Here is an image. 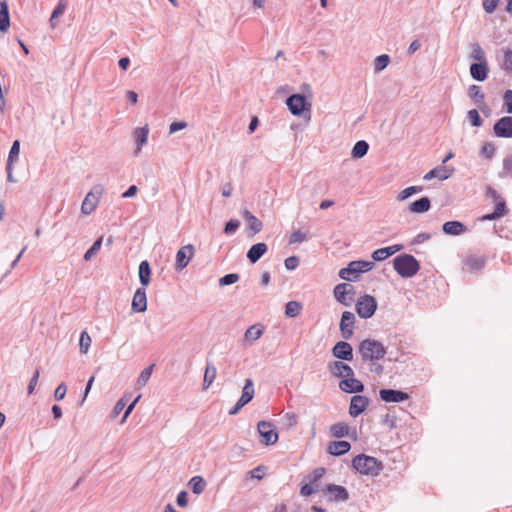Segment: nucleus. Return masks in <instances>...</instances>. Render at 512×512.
I'll return each mask as SVG.
<instances>
[{"mask_svg": "<svg viewBox=\"0 0 512 512\" xmlns=\"http://www.w3.org/2000/svg\"><path fill=\"white\" fill-rule=\"evenodd\" d=\"M352 466L359 473L369 476H378L383 469L381 461L365 454H359L354 457Z\"/></svg>", "mask_w": 512, "mask_h": 512, "instance_id": "obj_1", "label": "nucleus"}, {"mask_svg": "<svg viewBox=\"0 0 512 512\" xmlns=\"http://www.w3.org/2000/svg\"><path fill=\"white\" fill-rule=\"evenodd\" d=\"M395 271L403 278L415 276L419 269V261L410 254H400L393 259Z\"/></svg>", "mask_w": 512, "mask_h": 512, "instance_id": "obj_2", "label": "nucleus"}, {"mask_svg": "<svg viewBox=\"0 0 512 512\" xmlns=\"http://www.w3.org/2000/svg\"><path fill=\"white\" fill-rule=\"evenodd\" d=\"M359 353L363 361H378L384 358L386 348L377 340L365 339L359 345Z\"/></svg>", "mask_w": 512, "mask_h": 512, "instance_id": "obj_3", "label": "nucleus"}, {"mask_svg": "<svg viewBox=\"0 0 512 512\" xmlns=\"http://www.w3.org/2000/svg\"><path fill=\"white\" fill-rule=\"evenodd\" d=\"M374 266L373 261H352L347 267L340 269L339 277L346 281H357L360 273L368 272L372 270Z\"/></svg>", "mask_w": 512, "mask_h": 512, "instance_id": "obj_4", "label": "nucleus"}, {"mask_svg": "<svg viewBox=\"0 0 512 512\" xmlns=\"http://www.w3.org/2000/svg\"><path fill=\"white\" fill-rule=\"evenodd\" d=\"M355 309L360 318L369 319L375 314L377 301L371 295L361 296L355 304Z\"/></svg>", "mask_w": 512, "mask_h": 512, "instance_id": "obj_5", "label": "nucleus"}, {"mask_svg": "<svg viewBox=\"0 0 512 512\" xmlns=\"http://www.w3.org/2000/svg\"><path fill=\"white\" fill-rule=\"evenodd\" d=\"M286 105L295 116H300L305 111H310L311 103L307 102L302 94H292L286 99Z\"/></svg>", "mask_w": 512, "mask_h": 512, "instance_id": "obj_6", "label": "nucleus"}, {"mask_svg": "<svg viewBox=\"0 0 512 512\" xmlns=\"http://www.w3.org/2000/svg\"><path fill=\"white\" fill-rule=\"evenodd\" d=\"M335 299L344 306H350L355 294L354 287L348 283L337 284L333 289Z\"/></svg>", "mask_w": 512, "mask_h": 512, "instance_id": "obj_7", "label": "nucleus"}, {"mask_svg": "<svg viewBox=\"0 0 512 512\" xmlns=\"http://www.w3.org/2000/svg\"><path fill=\"white\" fill-rule=\"evenodd\" d=\"M257 430L262 438V443L265 445H273L278 440V432L274 425L268 421H260L257 424Z\"/></svg>", "mask_w": 512, "mask_h": 512, "instance_id": "obj_8", "label": "nucleus"}, {"mask_svg": "<svg viewBox=\"0 0 512 512\" xmlns=\"http://www.w3.org/2000/svg\"><path fill=\"white\" fill-rule=\"evenodd\" d=\"M102 194V188L100 186H95L93 189L85 196L82 205L81 212L85 215H89L96 208L99 197Z\"/></svg>", "mask_w": 512, "mask_h": 512, "instance_id": "obj_9", "label": "nucleus"}, {"mask_svg": "<svg viewBox=\"0 0 512 512\" xmlns=\"http://www.w3.org/2000/svg\"><path fill=\"white\" fill-rule=\"evenodd\" d=\"M493 132L497 137H512V116H503L493 125Z\"/></svg>", "mask_w": 512, "mask_h": 512, "instance_id": "obj_10", "label": "nucleus"}, {"mask_svg": "<svg viewBox=\"0 0 512 512\" xmlns=\"http://www.w3.org/2000/svg\"><path fill=\"white\" fill-rule=\"evenodd\" d=\"M332 355L342 361L353 360V348L350 343L346 341L337 342L332 348Z\"/></svg>", "mask_w": 512, "mask_h": 512, "instance_id": "obj_11", "label": "nucleus"}, {"mask_svg": "<svg viewBox=\"0 0 512 512\" xmlns=\"http://www.w3.org/2000/svg\"><path fill=\"white\" fill-rule=\"evenodd\" d=\"M323 492L329 495V501L345 502L349 499L347 489L340 485L328 484Z\"/></svg>", "mask_w": 512, "mask_h": 512, "instance_id": "obj_12", "label": "nucleus"}, {"mask_svg": "<svg viewBox=\"0 0 512 512\" xmlns=\"http://www.w3.org/2000/svg\"><path fill=\"white\" fill-rule=\"evenodd\" d=\"M355 323V315L350 311H344L340 320L341 335L345 340H348L353 335V328Z\"/></svg>", "mask_w": 512, "mask_h": 512, "instance_id": "obj_13", "label": "nucleus"}, {"mask_svg": "<svg viewBox=\"0 0 512 512\" xmlns=\"http://www.w3.org/2000/svg\"><path fill=\"white\" fill-rule=\"evenodd\" d=\"M369 405V398L363 395H354L350 400L349 414L357 417L363 413Z\"/></svg>", "mask_w": 512, "mask_h": 512, "instance_id": "obj_14", "label": "nucleus"}, {"mask_svg": "<svg viewBox=\"0 0 512 512\" xmlns=\"http://www.w3.org/2000/svg\"><path fill=\"white\" fill-rule=\"evenodd\" d=\"M242 217L246 222L248 236L253 237L257 233L261 232L263 228L262 222L254 216L249 210L245 209L242 212Z\"/></svg>", "mask_w": 512, "mask_h": 512, "instance_id": "obj_15", "label": "nucleus"}, {"mask_svg": "<svg viewBox=\"0 0 512 512\" xmlns=\"http://www.w3.org/2000/svg\"><path fill=\"white\" fill-rule=\"evenodd\" d=\"M194 254V247L189 244L181 247L176 254V270L181 271L190 262Z\"/></svg>", "mask_w": 512, "mask_h": 512, "instance_id": "obj_16", "label": "nucleus"}, {"mask_svg": "<svg viewBox=\"0 0 512 512\" xmlns=\"http://www.w3.org/2000/svg\"><path fill=\"white\" fill-rule=\"evenodd\" d=\"M328 370L335 377H350L354 376L353 369L342 361H332L328 363Z\"/></svg>", "mask_w": 512, "mask_h": 512, "instance_id": "obj_17", "label": "nucleus"}, {"mask_svg": "<svg viewBox=\"0 0 512 512\" xmlns=\"http://www.w3.org/2000/svg\"><path fill=\"white\" fill-rule=\"evenodd\" d=\"M381 400L385 402H403L409 398L406 392L395 389H381L379 392Z\"/></svg>", "mask_w": 512, "mask_h": 512, "instance_id": "obj_18", "label": "nucleus"}, {"mask_svg": "<svg viewBox=\"0 0 512 512\" xmlns=\"http://www.w3.org/2000/svg\"><path fill=\"white\" fill-rule=\"evenodd\" d=\"M339 387L346 393H360L364 390L363 383L354 378V376L345 377V379L340 381Z\"/></svg>", "mask_w": 512, "mask_h": 512, "instance_id": "obj_19", "label": "nucleus"}, {"mask_svg": "<svg viewBox=\"0 0 512 512\" xmlns=\"http://www.w3.org/2000/svg\"><path fill=\"white\" fill-rule=\"evenodd\" d=\"M131 308L136 313H142L147 310V297L144 288H138L133 296Z\"/></svg>", "mask_w": 512, "mask_h": 512, "instance_id": "obj_20", "label": "nucleus"}, {"mask_svg": "<svg viewBox=\"0 0 512 512\" xmlns=\"http://www.w3.org/2000/svg\"><path fill=\"white\" fill-rule=\"evenodd\" d=\"M453 172V167L439 165L425 174L424 179L431 180L433 178H437L439 180H446L453 174Z\"/></svg>", "mask_w": 512, "mask_h": 512, "instance_id": "obj_21", "label": "nucleus"}, {"mask_svg": "<svg viewBox=\"0 0 512 512\" xmlns=\"http://www.w3.org/2000/svg\"><path fill=\"white\" fill-rule=\"evenodd\" d=\"M488 73L489 66L487 62L472 63L470 65V75L476 81L482 82L486 80Z\"/></svg>", "mask_w": 512, "mask_h": 512, "instance_id": "obj_22", "label": "nucleus"}, {"mask_svg": "<svg viewBox=\"0 0 512 512\" xmlns=\"http://www.w3.org/2000/svg\"><path fill=\"white\" fill-rule=\"evenodd\" d=\"M442 230L445 234L458 236L466 232L467 227L460 221H447L443 224Z\"/></svg>", "mask_w": 512, "mask_h": 512, "instance_id": "obj_23", "label": "nucleus"}, {"mask_svg": "<svg viewBox=\"0 0 512 512\" xmlns=\"http://www.w3.org/2000/svg\"><path fill=\"white\" fill-rule=\"evenodd\" d=\"M267 249V245L262 242L252 245L247 252L248 260L252 264L256 263L267 252Z\"/></svg>", "mask_w": 512, "mask_h": 512, "instance_id": "obj_24", "label": "nucleus"}, {"mask_svg": "<svg viewBox=\"0 0 512 512\" xmlns=\"http://www.w3.org/2000/svg\"><path fill=\"white\" fill-rule=\"evenodd\" d=\"M351 449V445L349 442L340 440L330 442L328 446V453L333 456H341L346 454Z\"/></svg>", "mask_w": 512, "mask_h": 512, "instance_id": "obj_25", "label": "nucleus"}, {"mask_svg": "<svg viewBox=\"0 0 512 512\" xmlns=\"http://www.w3.org/2000/svg\"><path fill=\"white\" fill-rule=\"evenodd\" d=\"M148 134V126L138 127L134 130V138L137 144L134 155H138L142 149V146L147 143Z\"/></svg>", "mask_w": 512, "mask_h": 512, "instance_id": "obj_26", "label": "nucleus"}, {"mask_svg": "<svg viewBox=\"0 0 512 512\" xmlns=\"http://www.w3.org/2000/svg\"><path fill=\"white\" fill-rule=\"evenodd\" d=\"M467 94L477 106L481 107L485 104V94L480 86L475 84L471 85L468 88Z\"/></svg>", "mask_w": 512, "mask_h": 512, "instance_id": "obj_27", "label": "nucleus"}, {"mask_svg": "<svg viewBox=\"0 0 512 512\" xmlns=\"http://www.w3.org/2000/svg\"><path fill=\"white\" fill-rule=\"evenodd\" d=\"M431 207V201L428 197H422L414 202H412L409 206V210L413 213H425Z\"/></svg>", "mask_w": 512, "mask_h": 512, "instance_id": "obj_28", "label": "nucleus"}, {"mask_svg": "<svg viewBox=\"0 0 512 512\" xmlns=\"http://www.w3.org/2000/svg\"><path fill=\"white\" fill-rule=\"evenodd\" d=\"M485 265V260L478 256H469L464 261V269L471 272L480 271Z\"/></svg>", "mask_w": 512, "mask_h": 512, "instance_id": "obj_29", "label": "nucleus"}, {"mask_svg": "<svg viewBox=\"0 0 512 512\" xmlns=\"http://www.w3.org/2000/svg\"><path fill=\"white\" fill-rule=\"evenodd\" d=\"M139 281L143 287L150 283L151 279V267L147 260H143L139 264Z\"/></svg>", "mask_w": 512, "mask_h": 512, "instance_id": "obj_30", "label": "nucleus"}, {"mask_svg": "<svg viewBox=\"0 0 512 512\" xmlns=\"http://www.w3.org/2000/svg\"><path fill=\"white\" fill-rule=\"evenodd\" d=\"M325 472H326V470L323 467L314 469L310 474L305 476L306 483L310 484L311 486L316 488V490H318L319 482L322 479V477L324 476Z\"/></svg>", "mask_w": 512, "mask_h": 512, "instance_id": "obj_31", "label": "nucleus"}, {"mask_svg": "<svg viewBox=\"0 0 512 512\" xmlns=\"http://www.w3.org/2000/svg\"><path fill=\"white\" fill-rule=\"evenodd\" d=\"M254 393L255 391L253 380L248 378L245 380L242 395L239 400L246 405L253 399Z\"/></svg>", "mask_w": 512, "mask_h": 512, "instance_id": "obj_32", "label": "nucleus"}, {"mask_svg": "<svg viewBox=\"0 0 512 512\" xmlns=\"http://www.w3.org/2000/svg\"><path fill=\"white\" fill-rule=\"evenodd\" d=\"M263 333L264 327L261 324H254L246 330L244 338L248 342L256 341L263 335Z\"/></svg>", "mask_w": 512, "mask_h": 512, "instance_id": "obj_33", "label": "nucleus"}, {"mask_svg": "<svg viewBox=\"0 0 512 512\" xmlns=\"http://www.w3.org/2000/svg\"><path fill=\"white\" fill-rule=\"evenodd\" d=\"M217 374V369L212 363H207L204 378H203V389L206 390L214 382Z\"/></svg>", "mask_w": 512, "mask_h": 512, "instance_id": "obj_34", "label": "nucleus"}, {"mask_svg": "<svg viewBox=\"0 0 512 512\" xmlns=\"http://www.w3.org/2000/svg\"><path fill=\"white\" fill-rule=\"evenodd\" d=\"M330 432L336 438H343L349 436L350 429L346 423L338 422L330 427Z\"/></svg>", "mask_w": 512, "mask_h": 512, "instance_id": "obj_35", "label": "nucleus"}, {"mask_svg": "<svg viewBox=\"0 0 512 512\" xmlns=\"http://www.w3.org/2000/svg\"><path fill=\"white\" fill-rule=\"evenodd\" d=\"M369 144L364 140H359L352 148L351 156L355 159L362 158L368 152Z\"/></svg>", "mask_w": 512, "mask_h": 512, "instance_id": "obj_36", "label": "nucleus"}, {"mask_svg": "<svg viewBox=\"0 0 512 512\" xmlns=\"http://www.w3.org/2000/svg\"><path fill=\"white\" fill-rule=\"evenodd\" d=\"M189 485L194 494H201L206 488V482L201 476H194L190 479Z\"/></svg>", "mask_w": 512, "mask_h": 512, "instance_id": "obj_37", "label": "nucleus"}, {"mask_svg": "<svg viewBox=\"0 0 512 512\" xmlns=\"http://www.w3.org/2000/svg\"><path fill=\"white\" fill-rule=\"evenodd\" d=\"M302 306L297 301H289L285 306V315L290 318H294L299 315Z\"/></svg>", "mask_w": 512, "mask_h": 512, "instance_id": "obj_38", "label": "nucleus"}, {"mask_svg": "<svg viewBox=\"0 0 512 512\" xmlns=\"http://www.w3.org/2000/svg\"><path fill=\"white\" fill-rule=\"evenodd\" d=\"M154 364L146 367L139 375L137 381H136V386L138 388H141L143 386H145L148 382V380L150 379L151 375H152V372H153V369H154Z\"/></svg>", "mask_w": 512, "mask_h": 512, "instance_id": "obj_39", "label": "nucleus"}, {"mask_svg": "<svg viewBox=\"0 0 512 512\" xmlns=\"http://www.w3.org/2000/svg\"><path fill=\"white\" fill-rule=\"evenodd\" d=\"M470 58L478 61L477 63L487 62L485 52L478 43H474L472 45V51L470 54Z\"/></svg>", "mask_w": 512, "mask_h": 512, "instance_id": "obj_40", "label": "nucleus"}, {"mask_svg": "<svg viewBox=\"0 0 512 512\" xmlns=\"http://www.w3.org/2000/svg\"><path fill=\"white\" fill-rule=\"evenodd\" d=\"M92 339L87 331H82L79 339L80 352L86 354L91 346Z\"/></svg>", "mask_w": 512, "mask_h": 512, "instance_id": "obj_41", "label": "nucleus"}, {"mask_svg": "<svg viewBox=\"0 0 512 512\" xmlns=\"http://www.w3.org/2000/svg\"><path fill=\"white\" fill-rule=\"evenodd\" d=\"M390 62V57L387 54L379 55L374 60V71L381 72Z\"/></svg>", "mask_w": 512, "mask_h": 512, "instance_id": "obj_42", "label": "nucleus"}, {"mask_svg": "<svg viewBox=\"0 0 512 512\" xmlns=\"http://www.w3.org/2000/svg\"><path fill=\"white\" fill-rule=\"evenodd\" d=\"M102 240H103V238L99 237L92 244V246L85 252V254H84L85 261H89L93 256H95L99 252L101 245H102Z\"/></svg>", "mask_w": 512, "mask_h": 512, "instance_id": "obj_43", "label": "nucleus"}, {"mask_svg": "<svg viewBox=\"0 0 512 512\" xmlns=\"http://www.w3.org/2000/svg\"><path fill=\"white\" fill-rule=\"evenodd\" d=\"M501 67L505 71L512 73V50H510V49L503 50V60H502Z\"/></svg>", "mask_w": 512, "mask_h": 512, "instance_id": "obj_44", "label": "nucleus"}, {"mask_svg": "<svg viewBox=\"0 0 512 512\" xmlns=\"http://www.w3.org/2000/svg\"><path fill=\"white\" fill-rule=\"evenodd\" d=\"M422 189L423 188L421 186H410V187H407V188H405L404 190H402L399 193L397 199L399 201H403V200L409 198L410 196H412L413 194L421 192Z\"/></svg>", "mask_w": 512, "mask_h": 512, "instance_id": "obj_45", "label": "nucleus"}, {"mask_svg": "<svg viewBox=\"0 0 512 512\" xmlns=\"http://www.w3.org/2000/svg\"><path fill=\"white\" fill-rule=\"evenodd\" d=\"M467 119L473 127H480L483 124V120L476 109L467 112Z\"/></svg>", "mask_w": 512, "mask_h": 512, "instance_id": "obj_46", "label": "nucleus"}, {"mask_svg": "<svg viewBox=\"0 0 512 512\" xmlns=\"http://www.w3.org/2000/svg\"><path fill=\"white\" fill-rule=\"evenodd\" d=\"M10 27L9 10L0 8V31L6 32Z\"/></svg>", "mask_w": 512, "mask_h": 512, "instance_id": "obj_47", "label": "nucleus"}, {"mask_svg": "<svg viewBox=\"0 0 512 512\" xmlns=\"http://www.w3.org/2000/svg\"><path fill=\"white\" fill-rule=\"evenodd\" d=\"M19 152H20V142H19V140H15L12 143V146L10 148L8 159H7V164L13 165L14 161L18 159Z\"/></svg>", "mask_w": 512, "mask_h": 512, "instance_id": "obj_48", "label": "nucleus"}, {"mask_svg": "<svg viewBox=\"0 0 512 512\" xmlns=\"http://www.w3.org/2000/svg\"><path fill=\"white\" fill-rule=\"evenodd\" d=\"M501 177H510L512 178V155H509L503 160V168L500 173Z\"/></svg>", "mask_w": 512, "mask_h": 512, "instance_id": "obj_49", "label": "nucleus"}, {"mask_svg": "<svg viewBox=\"0 0 512 512\" xmlns=\"http://www.w3.org/2000/svg\"><path fill=\"white\" fill-rule=\"evenodd\" d=\"M66 5L67 4H66L65 0H59L57 6L55 7V9L52 12L51 18H50V22H51L52 26H54V20L64 13V11L66 9Z\"/></svg>", "mask_w": 512, "mask_h": 512, "instance_id": "obj_50", "label": "nucleus"}, {"mask_svg": "<svg viewBox=\"0 0 512 512\" xmlns=\"http://www.w3.org/2000/svg\"><path fill=\"white\" fill-rule=\"evenodd\" d=\"M239 278H240L239 274H237V273L226 274L219 279V285L226 286V285L234 284L239 280Z\"/></svg>", "mask_w": 512, "mask_h": 512, "instance_id": "obj_51", "label": "nucleus"}, {"mask_svg": "<svg viewBox=\"0 0 512 512\" xmlns=\"http://www.w3.org/2000/svg\"><path fill=\"white\" fill-rule=\"evenodd\" d=\"M495 151V145L491 142H487L482 146L481 155L487 159H491L495 155Z\"/></svg>", "mask_w": 512, "mask_h": 512, "instance_id": "obj_52", "label": "nucleus"}, {"mask_svg": "<svg viewBox=\"0 0 512 512\" xmlns=\"http://www.w3.org/2000/svg\"><path fill=\"white\" fill-rule=\"evenodd\" d=\"M240 226V221L237 219H230L228 222H226L224 227V233L227 235L233 234L236 232V230Z\"/></svg>", "mask_w": 512, "mask_h": 512, "instance_id": "obj_53", "label": "nucleus"}, {"mask_svg": "<svg viewBox=\"0 0 512 512\" xmlns=\"http://www.w3.org/2000/svg\"><path fill=\"white\" fill-rule=\"evenodd\" d=\"M306 239H307V235H306V233H303V232H302V231H300V230H296V231H294V232L290 235V238H289V244L302 243V242H304Z\"/></svg>", "mask_w": 512, "mask_h": 512, "instance_id": "obj_54", "label": "nucleus"}, {"mask_svg": "<svg viewBox=\"0 0 512 512\" xmlns=\"http://www.w3.org/2000/svg\"><path fill=\"white\" fill-rule=\"evenodd\" d=\"M503 102L506 112L512 114V90H507L504 92Z\"/></svg>", "mask_w": 512, "mask_h": 512, "instance_id": "obj_55", "label": "nucleus"}, {"mask_svg": "<svg viewBox=\"0 0 512 512\" xmlns=\"http://www.w3.org/2000/svg\"><path fill=\"white\" fill-rule=\"evenodd\" d=\"M499 0H482V6L486 13L492 14L498 5Z\"/></svg>", "mask_w": 512, "mask_h": 512, "instance_id": "obj_56", "label": "nucleus"}, {"mask_svg": "<svg viewBox=\"0 0 512 512\" xmlns=\"http://www.w3.org/2000/svg\"><path fill=\"white\" fill-rule=\"evenodd\" d=\"M284 264L287 270H295L299 265V258L297 256H290L285 259Z\"/></svg>", "mask_w": 512, "mask_h": 512, "instance_id": "obj_57", "label": "nucleus"}, {"mask_svg": "<svg viewBox=\"0 0 512 512\" xmlns=\"http://www.w3.org/2000/svg\"><path fill=\"white\" fill-rule=\"evenodd\" d=\"M66 392H67V387H66L65 383H60L54 391L55 399L58 401L64 399Z\"/></svg>", "mask_w": 512, "mask_h": 512, "instance_id": "obj_58", "label": "nucleus"}, {"mask_svg": "<svg viewBox=\"0 0 512 512\" xmlns=\"http://www.w3.org/2000/svg\"><path fill=\"white\" fill-rule=\"evenodd\" d=\"M39 375H40V372H39V369H37L34 372L32 378H31V380H30V382L28 384V388H27L28 394H32L33 393V391H34V389H35V387H36V385L38 383Z\"/></svg>", "mask_w": 512, "mask_h": 512, "instance_id": "obj_59", "label": "nucleus"}, {"mask_svg": "<svg viewBox=\"0 0 512 512\" xmlns=\"http://www.w3.org/2000/svg\"><path fill=\"white\" fill-rule=\"evenodd\" d=\"M186 127H187V123L185 121L173 122L169 126V133L173 134V133L180 131Z\"/></svg>", "mask_w": 512, "mask_h": 512, "instance_id": "obj_60", "label": "nucleus"}, {"mask_svg": "<svg viewBox=\"0 0 512 512\" xmlns=\"http://www.w3.org/2000/svg\"><path fill=\"white\" fill-rule=\"evenodd\" d=\"M315 492H317L316 488H314L313 486H311L310 484H307V483H305L300 488V495L303 496V497H308V496L312 495Z\"/></svg>", "mask_w": 512, "mask_h": 512, "instance_id": "obj_61", "label": "nucleus"}, {"mask_svg": "<svg viewBox=\"0 0 512 512\" xmlns=\"http://www.w3.org/2000/svg\"><path fill=\"white\" fill-rule=\"evenodd\" d=\"M371 256L374 261H383L388 258L385 252V248H379L373 251Z\"/></svg>", "mask_w": 512, "mask_h": 512, "instance_id": "obj_62", "label": "nucleus"}, {"mask_svg": "<svg viewBox=\"0 0 512 512\" xmlns=\"http://www.w3.org/2000/svg\"><path fill=\"white\" fill-rule=\"evenodd\" d=\"M495 202H496V206H495V210L493 212L498 213L499 217H502L506 212V203L502 198Z\"/></svg>", "mask_w": 512, "mask_h": 512, "instance_id": "obj_63", "label": "nucleus"}, {"mask_svg": "<svg viewBox=\"0 0 512 512\" xmlns=\"http://www.w3.org/2000/svg\"><path fill=\"white\" fill-rule=\"evenodd\" d=\"M176 502H177V505L180 506V507H186L187 504H188V494L186 491H181L178 495H177V499H176Z\"/></svg>", "mask_w": 512, "mask_h": 512, "instance_id": "obj_64", "label": "nucleus"}]
</instances>
